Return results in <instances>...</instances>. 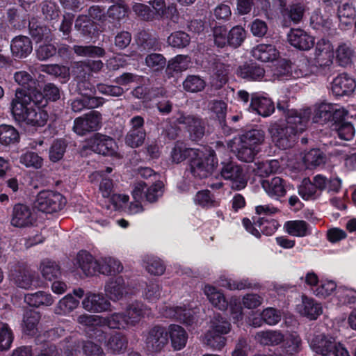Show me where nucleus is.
Instances as JSON below:
<instances>
[{
	"label": "nucleus",
	"instance_id": "1",
	"mask_svg": "<svg viewBox=\"0 0 356 356\" xmlns=\"http://www.w3.org/2000/svg\"><path fill=\"white\" fill-rule=\"evenodd\" d=\"M311 115L309 109L298 112L288 111L286 123H273L268 128L273 142L280 149L293 146L296 135L303 132L307 127Z\"/></svg>",
	"mask_w": 356,
	"mask_h": 356
},
{
	"label": "nucleus",
	"instance_id": "2",
	"mask_svg": "<svg viewBox=\"0 0 356 356\" xmlns=\"http://www.w3.org/2000/svg\"><path fill=\"white\" fill-rule=\"evenodd\" d=\"M31 99L22 93L15 94L11 102V111L20 121L31 126L42 127L48 119L47 113L40 106H31Z\"/></svg>",
	"mask_w": 356,
	"mask_h": 356
},
{
	"label": "nucleus",
	"instance_id": "3",
	"mask_svg": "<svg viewBox=\"0 0 356 356\" xmlns=\"http://www.w3.org/2000/svg\"><path fill=\"white\" fill-rule=\"evenodd\" d=\"M264 140V132L253 129L246 132L234 140L233 151L238 160L252 162L257 152V147Z\"/></svg>",
	"mask_w": 356,
	"mask_h": 356
},
{
	"label": "nucleus",
	"instance_id": "4",
	"mask_svg": "<svg viewBox=\"0 0 356 356\" xmlns=\"http://www.w3.org/2000/svg\"><path fill=\"white\" fill-rule=\"evenodd\" d=\"M334 48L332 43L325 39L318 40L314 51V66L307 69V63L303 62L300 66V72H296L297 76H307L316 72L317 69L330 67L333 63Z\"/></svg>",
	"mask_w": 356,
	"mask_h": 356
},
{
	"label": "nucleus",
	"instance_id": "5",
	"mask_svg": "<svg viewBox=\"0 0 356 356\" xmlns=\"http://www.w3.org/2000/svg\"><path fill=\"white\" fill-rule=\"evenodd\" d=\"M191 172L200 179L210 175L216 168L218 161L214 152L210 149H197L195 156L191 160Z\"/></svg>",
	"mask_w": 356,
	"mask_h": 356
},
{
	"label": "nucleus",
	"instance_id": "6",
	"mask_svg": "<svg viewBox=\"0 0 356 356\" xmlns=\"http://www.w3.org/2000/svg\"><path fill=\"white\" fill-rule=\"evenodd\" d=\"M231 330L230 323L220 316H216L211 321L210 328L205 334V343L214 350H220L225 345L222 334Z\"/></svg>",
	"mask_w": 356,
	"mask_h": 356
},
{
	"label": "nucleus",
	"instance_id": "7",
	"mask_svg": "<svg viewBox=\"0 0 356 356\" xmlns=\"http://www.w3.org/2000/svg\"><path fill=\"white\" fill-rule=\"evenodd\" d=\"M65 204V198L60 193L53 191H42L37 195L34 207L42 212L52 213L62 210Z\"/></svg>",
	"mask_w": 356,
	"mask_h": 356
},
{
	"label": "nucleus",
	"instance_id": "8",
	"mask_svg": "<svg viewBox=\"0 0 356 356\" xmlns=\"http://www.w3.org/2000/svg\"><path fill=\"white\" fill-rule=\"evenodd\" d=\"M347 115L348 111L339 105L323 103L315 109L313 120L314 122L320 124L336 123Z\"/></svg>",
	"mask_w": 356,
	"mask_h": 356
},
{
	"label": "nucleus",
	"instance_id": "9",
	"mask_svg": "<svg viewBox=\"0 0 356 356\" xmlns=\"http://www.w3.org/2000/svg\"><path fill=\"white\" fill-rule=\"evenodd\" d=\"M86 147L99 154L113 156L118 148L116 143L110 136L97 133L86 140Z\"/></svg>",
	"mask_w": 356,
	"mask_h": 356
},
{
	"label": "nucleus",
	"instance_id": "10",
	"mask_svg": "<svg viewBox=\"0 0 356 356\" xmlns=\"http://www.w3.org/2000/svg\"><path fill=\"white\" fill-rule=\"evenodd\" d=\"M101 122V114L95 111H90L74 120L73 131L78 135L83 136L88 132L99 129Z\"/></svg>",
	"mask_w": 356,
	"mask_h": 356
},
{
	"label": "nucleus",
	"instance_id": "11",
	"mask_svg": "<svg viewBox=\"0 0 356 356\" xmlns=\"http://www.w3.org/2000/svg\"><path fill=\"white\" fill-rule=\"evenodd\" d=\"M222 164L221 175L225 179L231 181L232 188L236 190L245 188L247 180L241 167L232 161Z\"/></svg>",
	"mask_w": 356,
	"mask_h": 356
},
{
	"label": "nucleus",
	"instance_id": "12",
	"mask_svg": "<svg viewBox=\"0 0 356 356\" xmlns=\"http://www.w3.org/2000/svg\"><path fill=\"white\" fill-rule=\"evenodd\" d=\"M177 122L186 126V131L192 140H199L204 135V124L203 121L197 117L181 115L178 118Z\"/></svg>",
	"mask_w": 356,
	"mask_h": 356
},
{
	"label": "nucleus",
	"instance_id": "13",
	"mask_svg": "<svg viewBox=\"0 0 356 356\" xmlns=\"http://www.w3.org/2000/svg\"><path fill=\"white\" fill-rule=\"evenodd\" d=\"M83 308L90 312L99 313L107 311L111 303L102 293L88 292L81 302Z\"/></svg>",
	"mask_w": 356,
	"mask_h": 356
},
{
	"label": "nucleus",
	"instance_id": "14",
	"mask_svg": "<svg viewBox=\"0 0 356 356\" xmlns=\"http://www.w3.org/2000/svg\"><path fill=\"white\" fill-rule=\"evenodd\" d=\"M162 314L166 318L176 319L186 325H192L197 319L196 310L185 306L166 307Z\"/></svg>",
	"mask_w": 356,
	"mask_h": 356
},
{
	"label": "nucleus",
	"instance_id": "15",
	"mask_svg": "<svg viewBox=\"0 0 356 356\" xmlns=\"http://www.w3.org/2000/svg\"><path fill=\"white\" fill-rule=\"evenodd\" d=\"M35 220V216L28 206L18 204L14 207L11 219V224L14 227H29L33 224Z\"/></svg>",
	"mask_w": 356,
	"mask_h": 356
},
{
	"label": "nucleus",
	"instance_id": "16",
	"mask_svg": "<svg viewBox=\"0 0 356 356\" xmlns=\"http://www.w3.org/2000/svg\"><path fill=\"white\" fill-rule=\"evenodd\" d=\"M168 343V332L161 327L156 326L147 333L145 339L147 348L150 351H160Z\"/></svg>",
	"mask_w": 356,
	"mask_h": 356
},
{
	"label": "nucleus",
	"instance_id": "17",
	"mask_svg": "<svg viewBox=\"0 0 356 356\" xmlns=\"http://www.w3.org/2000/svg\"><path fill=\"white\" fill-rule=\"evenodd\" d=\"M291 45L300 50H308L313 47L314 39L300 29H292L287 35Z\"/></svg>",
	"mask_w": 356,
	"mask_h": 356
},
{
	"label": "nucleus",
	"instance_id": "18",
	"mask_svg": "<svg viewBox=\"0 0 356 356\" xmlns=\"http://www.w3.org/2000/svg\"><path fill=\"white\" fill-rule=\"evenodd\" d=\"M297 309L300 315L310 320L316 319L323 313L321 304L305 296H302V302L297 306Z\"/></svg>",
	"mask_w": 356,
	"mask_h": 356
},
{
	"label": "nucleus",
	"instance_id": "19",
	"mask_svg": "<svg viewBox=\"0 0 356 356\" xmlns=\"http://www.w3.org/2000/svg\"><path fill=\"white\" fill-rule=\"evenodd\" d=\"M355 88V79L346 74H339L332 83V91L336 96H343L351 93Z\"/></svg>",
	"mask_w": 356,
	"mask_h": 356
},
{
	"label": "nucleus",
	"instance_id": "20",
	"mask_svg": "<svg viewBox=\"0 0 356 356\" xmlns=\"http://www.w3.org/2000/svg\"><path fill=\"white\" fill-rule=\"evenodd\" d=\"M127 285L122 276H118L108 281L104 287L106 295L111 300H118L127 293Z\"/></svg>",
	"mask_w": 356,
	"mask_h": 356
},
{
	"label": "nucleus",
	"instance_id": "21",
	"mask_svg": "<svg viewBox=\"0 0 356 356\" xmlns=\"http://www.w3.org/2000/svg\"><path fill=\"white\" fill-rule=\"evenodd\" d=\"M337 343L332 337L318 334L312 338L310 341V346L316 353L327 356L332 353Z\"/></svg>",
	"mask_w": 356,
	"mask_h": 356
},
{
	"label": "nucleus",
	"instance_id": "22",
	"mask_svg": "<svg viewBox=\"0 0 356 356\" xmlns=\"http://www.w3.org/2000/svg\"><path fill=\"white\" fill-rule=\"evenodd\" d=\"M249 109L263 117H268L274 112L275 106L269 98L252 94Z\"/></svg>",
	"mask_w": 356,
	"mask_h": 356
},
{
	"label": "nucleus",
	"instance_id": "23",
	"mask_svg": "<svg viewBox=\"0 0 356 356\" xmlns=\"http://www.w3.org/2000/svg\"><path fill=\"white\" fill-rule=\"evenodd\" d=\"M9 277L19 287L29 289L33 283V273L27 268L17 266L10 269Z\"/></svg>",
	"mask_w": 356,
	"mask_h": 356
},
{
	"label": "nucleus",
	"instance_id": "24",
	"mask_svg": "<svg viewBox=\"0 0 356 356\" xmlns=\"http://www.w3.org/2000/svg\"><path fill=\"white\" fill-rule=\"evenodd\" d=\"M334 53L336 61L342 67L351 65L355 57V49L348 42H340L334 51Z\"/></svg>",
	"mask_w": 356,
	"mask_h": 356
},
{
	"label": "nucleus",
	"instance_id": "25",
	"mask_svg": "<svg viewBox=\"0 0 356 356\" xmlns=\"http://www.w3.org/2000/svg\"><path fill=\"white\" fill-rule=\"evenodd\" d=\"M74 264L79 268L86 276L92 275L98 272V259H94L92 256L87 252H79L76 255Z\"/></svg>",
	"mask_w": 356,
	"mask_h": 356
},
{
	"label": "nucleus",
	"instance_id": "26",
	"mask_svg": "<svg viewBox=\"0 0 356 356\" xmlns=\"http://www.w3.org/2000/svg\"><path fill=\"white\" fill-rule=\"evenodd\" d=\"M74 264L79 268L86 276L92 275L98 272V259H94L92 256L87 252H79L76 255Z\"/></svg>",
	"mask_w": 356,
	"mask_h": 356
},
{
	"label": "nucleus",
	"instance_id": "27",
	"mask_svg": "<svg viewBox=\"0 0 356 356\" xmlns=\"http://www.w3.org/2000/svg\"><path fill=\"white\" fill-rule=\"evenodd\" d=\"M252 55L261 62H272L279 57L280 53L273 44H259L252 49Z\"/></svg>",
	"mask_w": 356,
	"mask_h": 356
},
{
	"label": "nucleus",
	"instance_id": "28",
	"mask_svg": "<svg viewBox=\"0 0 356 356\" xmlns=\"http://www.w3.org/2000/svg\"><path fill=\"white\" fill-rule=\"evenodd\" d=\"M202 290L204 294L213 307L220 310L227 309L228 302L221 291L210 284H205Z\"/></svg>",
	"mask_w": 356,
	"mask_h": 356
},
{
	"label": "nucleus",
	"instance_id": "29",
	"mask_svg": "<svg viewBox=\"0 0 356 356\" xmlns=\"http://www.w3.org/2000/svg\"><path fill=\"white\" fill-rule=\"evenodd\" d=\"M98 273L104 275L120 273L124 268L120 261L112 257L99 258L98 259Z\"/></svg>",
	"mask_w": 356,
	"mask_h": 356
},
{
	"label": "nucleus",
	"instance_id": "30",
	"mask_svg": "<svg viewBox=\"0 0 356 356\" xmlns=\"http://www.w3.org/2000/svg\"><path fill=\"white\" fill-rule=\"evenodd\" d=\"M261 186L266 193L272 197H282L286 192L284 180L279 177L262 181Z\"/></svg>",
	"mask_w": 356,
	"mask_h": 356
},
{
	"label": "nucleus",
	"instance_id": "31",
	"mask_svg": "<svg viewBox=\"0 0 356 356\" xmlns=\"http://www.w3.org/2000/svg\"><path fill=\"white\" fill-rule=\"evenodd\" d=\"M149 309L140 302H134L126 310V316L129 325H135L149 314Z\"/></svg>",
	"mask_w": 356,
	"mask_h": 356
},
{
	"label": "nucleus",
	"instance_id": "32",
	"mask_svg": "<svg viewBox=\"0 0 356 356\" xmlns=\"http://www.w3.org/2000/svg\"><path fill=\"white\" fill-rule=\"evenodd\" d=\"M167 332L169 334L174 349L181 350L185 347L188 339V334L182 327L178 325H170Z\"/></svg>",
	"mask_w": 356,
	"mask_h": 356
},
{
	"label": "nucleus",
	"instance_id": "33",
	"mask_svg": "<svg viewBox=\"0 0 356 356\" xmlns=\"http://www.w3.org/2000/svg\"><path fill=\"white\" fill-rule=\"evenodd\" d=\"M284 229L288 234L295 237H305L310 234L308 223L301 220L286 222Z\"/></svg>",
	"mask_w": 356,
	"mask_h": 356
},
{
	"label": "nucleus",
	"instance_id": "34",
	"mask_svg": "<svg viewBox=\"0 0 356 356\" xmlns=\"http://www.w3.org/2000/svg\"><path fill=\"white\" fill-rule=\"evenodd\" d=\"M10 48L13 54L18 57L26 56L33 49L30 39L26 36H19L13 39Z\"/></svg>",
	"mask_w": 356,
	"mask_h": 356
},
{
	"label": "nucleus",
	"instance_id": "35",
	"mask_svg": "<svg viewBox=\"0 0 356 356\" xmlns=\"http://www.w3.org/2000/svg\"><path fill=\"white\" fill-rule=\"evenodd\" d=\"M39 270L42 277L49 281L57 279L61 275L59 265L56 261L47 259L40 262Z\"/></svg>",
	"mask_w": 356,
	"mask_h": 356
},
{
	"label": "nucleus",
	"instance_id": "36",
	"mask_svg": "<svg viewBox=\"0 0 356 356\" xmlns=\"http://www.w3.org/2000/svg\"><path fill=\"white\" fill-rule=\"evenodd\" d=\"M265 74L264 70L257 65H244L237 70V74L248 81H260Z\"/></svg>",
	"mask_w": 356,
	"mask_h": 356
},
{
	"label": "nucleus",
	"instance_id": "37",
	"mask_svg": "<svg viewBox=\"0 0 356 356\" xmlns=\"http://www.w3.org/2000/svg\"><path fill=\"white\" fill-rule=\"evenodd\" d=\"M198 149L188 148L183 143L177 142L175 143L171 152L172 161L179 163L186 159L189 158L190 161L195 156Z\"/></svg>",
	"mask_w": 356,
	"mask_h": 356
},
{
	"label": "nucleus",
	"instance_id": "38",
	"mask_svg": "<svg viewBox=\"0 0 356 356\" xmlns=\"http://www.w3.org/2000/svg\"><path fill=\"white\" fill-rule=\"evenodd\" d=\"M255 339L261 344L275 346L284 341V335L280 331H261L256 334Z\"/></svg>",
	"mask_w": 356,
	"mask_h": 356
},
{
	"label": "nucleus",
	"instance_id": "39",
	"mask_svg": "<svg viewBox=\"0 0 356 356\" xmlns=\"http://www.w3.org/2000/svg\"><path fill=\"white\" fill-rule=\"evenodd\" d=\"M79 304L71 294H67L60 299L55 307V313L59 315H65L75 309Z\"/></svg>",
	"mask_w": 356,
	"mask_h": 356
},
{
	"label": "nucleus",
	"instance_id": "40",
	"mask_svg": "<svg viewBox=\"0 0 356 356\" xmlns=\"http://www.w3.org/2000/svg\"><path fill=\"white\" fill-rule=\"evenodd\" d=\"M19 139L18 131L13 126L0 125V143L3 145H10L17 143Z\"/></svg>",
	"mask_w": 356,
	"mask_h": 356
},
{
	"label": "nucleus",
	"instance_id": "41",
	"mask_svg": "<svg viewBox=\"0 0 356 356\" xmlns=\"http://www.w3.org/2000/svg\"><path fill=\"white\" fill-rule=\"evenodd\" d=\"M279 168L280 164L278 161L270 160L255 163L252 170L255 175L259 177H267L272 173L276 172Z\"/></svg>",
	"mask_w": 356,
	"mask_h": 356
},
{
	"label": "nucleus",
	"instance_id": "42",
	"mask_svg": "<svg viewBox=\"0 0 356 356\" xmlns=\"http://www.w3.org/2000/svg\"><path fill=\"white\" fill-rule=\"evenodd\" d=\"M25 302L32 307L40 305L49 306L54 302V299L50 294L39 291L25 296Z\"/></svg>",
	"mask_w": 356,
	"mask_h": 356
},
{
	"label": "nucleus",
	"instance_id": "43",
	"mask_svg": "<svg viewBox=\"0 0 356 356\" xmlns=\"http://www.w3.org/2000/svg\"><path fill=\"white\" fill-rule=\"evenodd\" d=\"M334 298L339 305L354 304L356 302V291L340 286L336 291Z\"/></svg>",
	"mask_w": 356,
	"mask_h": 356
},
{
	"label": "nucleus",
	"instance_id": "44",
	"mask_svg": "<svg viewBox=\"0 0 356 356\" xmlns=\"http://www.w3.org/2000/svg\"><path fill=\"white\" fill-rule=\"evenodd\" d=\"M298 193L305 200H314L320 195L316 187L307 178L304 179L298 187Z\"/></svg>",
	"mask_w": 356,
	"mask_h": 356
},
{
	"label": "nucleus",
	"instance_id": "45",
	"mask_svg": "<svg viewBox=\"0 0 356 356\" xmlns=\"http://www.w3.org/2000/svg\"><path fill=\"white\" fill-rule=\"evenodd\" d=\"M143 296L149 302L154 303L164 296V293L159 284L149 282L145 288Z\"/></svg>",
	"mask_w": 356,
	"mask_h": 356
},
{
	"label": "nucleus",
	"instance_id": "46",
	"mask_svg": "<svg viewBox=\"0 0 356 356\" xmlns=\"http://www.w3.org/2000/svg\"><path fill=\"white\" fill-rule=\"evenodd\" d=\"M106 325L112 329L125 328L129 325L126 314L123 313H114L107 318H104L103 326Z\"/></svg>",
	"mask_w": 356,
	"mask_h": 356
},
{
	"label": "nucleus",
	"instance_id": "47",
	"mask_svg": "<svg viewBox=\"0 0 356 356\" xmlns=\"http://www.w3.org/2000/svg\"><path fill=\"white\" fill-rule=\"evenodd\" d=\"M73 49L76 55L83 57H102L105 54L102 48L92 45H74Z\"/></svg>",
	"mask_w": 356,
	"mask_h": 356
},
{
	"label": "nucleus",
	"instance_id": "48",
	"mask_svg": "<svg viewBox=\"0 0 356 356\" xmlns=\"http://www.w3.org/2000/svg\"><path fill=\"white\" fill-rule=\"evenodd\" d=\"M100 102L97 98H76L71 102V108L74 112L82 111L84 108H92L98 106Z\"/></svg>",
	"mask_w": 356,
	"mask_h": 356
},
{
	"label": "nucleus",
	"instance_id": "49",
	"mask_svg": "<svg viewBox=\"0 0 356 356\" xmlns=\"http://www.w3.org/2000/svg\"><path fill=\"white\" fill-rule=\"evenodd\" d=\"M337 14L340 22L347 25L356 17V10L352 4L345 3L339 6Z\"/></svg>",
	"mask_w": 356,
	"mask_h": 356
},
{
	"label": "nucleus",
	"instance_id": "50",
	"mask_svg": "<svg viewBox=\"0 0 356 356\" xmlns=\"http://www.w3.org/2000/svg\"><path fill=\"white\" fill-rule=\"evenodd\" d=\"M184 88L191 92H197L204 89L206 83L199 76H188L183 82Z\"/></svg>",
	"mask_w": 356,
	"mask_h": 356
},
{
	"label": "nucleus",
	"instance_id": "51",
	"mask_svg": "<svg viewBox=\"0 0 356 356\" xmlns=\"http://www.w3.org/2000/svg\"><path fill=\"white\" fill-rule=\"evenodd\" d=\"M337 284L331 280H323L313 290L314 294L318 298H326L334 291H337Z\"/></svg>",
	"mask_w": 356,
	"mask_h": 356
},
{
	"label": "nucleus",
	"instance_id": "52",
	"mask_svg": "<svg viewBox=\"0 0 356 356\" xmlns=\"http://www.w3.org/2000/svg\"><path fill=\"white\" fill-rule=\"evenodd\" d=\"M111 211L108 209H104L102 212L95 213L91 219L96 228H106L111 225L112 216Z\"/></svg>",
	"mask_w": 356,
	"mask_h": 356
},
{
	"label": "nucleus",
	"instance_id": "53",
	"mask_svg": "<svg viewBox=\"0 0 356 356\" xmlns=\"http://www.w3.org/2000/svg\"><path fill=\"white\" fill-rule=\"evenodd\" d=\"M20 163L26 168H40L43 164V159L38 154L33 152H28L19 157Z\"/></svg>",
	"mask_w": 356,
	"mask_h": 356
},
{
	"label": "nucleus",
	"instance_id": "54",
	"mask_svg": "<svg viewBox=\"0 0 356 356\" xmlns=\"http://www.w3.org/2000/svg\"><path fill=\"white\" fill-rule=\"evenodd\" d=\"M145 64L151 70L159 72L165 67L166 60L162 54L153 53L146 56Z\"/></svg>",
	"mask_w": 356,
	"mask_h": 356
},
{
	"label": "nucleus",
	"instance_id": "55",
	"mask_svg": "<svg viewBox=\"0 0 356 356\" xmlns=\"http://www.w3.org/2000/svg\"><path fill=\"white\" fill-rule=\"evenodd\" d=\"M145 137V131L129 130L125 136V143L132 148H136L144 143Z\"/></svg>",
	"mask_w": 356,
	"mask_h": 356
},
{
	"label": "nucleus",
	"instance_id": "56",
	"mask_svg": "<svg viewBox=\"0 0 356 356\" xmlns=\"http://www.w3.org/2000/svg\"><path fill=\"white\" fill-rule=\"evenodd\" d=\"M213 65V74L218 81L216 83V88H220L227 81L229 66L225 65L218 60H215Z\"/></svg>",
	"mask_w": 356,
	"mask_h": 356
},
{
	"label": "nucleus",
	"instance_id": "57",
	"mask_svg": "<svg viewBox=\"0 0 356 356\" xmlns=\"http://www.w3.org/2000/svg\"><path fill=\"white\" fill-rule=\"evenodd\" d=\"M75 29L83 35H88L95 29L93 22L86 15H81L76 19Z\"/></svg>",
	"mask_w": 356,
	"mask_h": 356
},
{
	"label": "nucleus",
	"instance_id": "58",
	"mask_svg": "<svg viewBox=\"0 0 356 356\" xmlns=\"http://www.w3.org/2000/svg\"><path fill=\"white\" fill-rule=\"evenodd\" d=\"M189 42V35L182 31L175 32L168 38V43L173 47L183 48L186 47Z\"/></svg>",
	"mask_w": 356,
	"mask_h": 356
},
{
	"label": "nucleus",
	"instance_id": "59",
	"mask_svg": "<svg viewBox=\"0 0 356 356\" xmlns=\"http://www.w3.org/2000/svg\"><path fill=\"white\" fill-rule=\"evenodd\" d=\"M77 322L84 327H102L104 324V318L97 315L83 314L77 317Z\"/></svg>",
	"mask_w": 356,
	"mask_h": 356
},
{
	"label": "nucleus",
	"instance_id": "60",
	"mask_svg": "<svg viewBox=\"0 0 356 356\" xmlns=\"http://www.w3.org/2000/svg\"><path fill=\"white\" fill-rule=\"evenodd\" d=\"M127 341L120 333L116 332L111 335L107 342V346L113 352L120 353L127 347Z\"/></svg>",
	"mask_w": 356,
	"mask_h": 356
},
{
	"label": "nucleus",
	"instance_id": "61",
	"mask_svg": "<svg viewBox=\"0 0 356 356\" xmlns=\"http://www.w3.org/2000/svg\"><path fill=\"white\" fill-rule=\"evenodd\" d=\"M245 31L241 26L233 27L229 33V44L234 47H239L245 38Z\"/></svg>",
	"mask_w": 356,
	"mask_h": 356
},
{
	"label": "nucleus",
	"instance_id": "62",
	"mask_svg": "<svg viewBox=\"0 0 356 356\" xmlns=\"http://www.w3.org/2000/svg\"><path fill=\"white\" fill-rule=\"evenodd\" d=\"M255 225L260 229V233L261 232L267 236L273 234L280 226L277 221L275 220H268L264 218H259L255 221Z\"/></svg>",
	"mask_w": 356,
	"mask_h": 356
},
{
	"label": "nucleus",
	"instance_id": "63",
	"mask_svg": "<svg viewBox=\"0 0 356 356\" xmlns=\"http://www.w3.org/2000/svg\"><path fill=\"white\" fill-rule=\"evenodd\" d=\"M40 314L38 312L33 309H30L26 312L24 316V325L26 331L28 333L33 332L40 320Z\"/></svg>",
	"mask_w": 356,
	"mask_h": 356
},
{
	"label": "nucleus",
	"instance_id": "64",
	"mask_svg": "<svg viewBox=\"0 0 356 356\" xmlns=\"http://www.w3.org/2000/svg\"><path fill=\"white\" fill-rule=\"evenodd\" d=\"M261 316L263 321L266 324L275 325L280 321L282 314L279 310L272 307H268L263 310Z\"/></svg>",
	"mask_w": 356,
	"mask_h": 356
}]
</instances>
